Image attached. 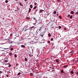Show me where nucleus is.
Returning <instances> with one entry per match:
<instances>
[{"label": "nucleus", "instance_id": "f257e3e1", "mask_svg": "<svg viewBox=\"0 0 78 78\" xmlns=\"http://www.w3.org/2000/svg\"><path fill=\"white\" fill-rule=\"evenodd\" d=\"M17 75H19V76L20 75V76H22L23 75V74L22 73H18Z\"/></svg>", "mask_w": 78, "mask_h": 78}, {"label": "nucleus", "instance_id": "f03ea898", "mask_svg": "<svg viewBox=\"0 0 78 78\" xmlns=\"http://www.w3.org/2000/svg\"><path fill=\"white\" fill-rule=\"evenodd\" d=\"M19 4L20 5V6H23V4H22L21 2H19Z\"/></svg>", "mask_w": 78, "mask_h": 78}, {"label": "nucleus", "instance_id": "7ed1b4c3", "mask_svg": "<svg viewBox=\"0 0 78 78\" xmlns=\"http://www.w3.org/2000/svg\"><path fill=\"white\" fill-rule=\"evenodd\" d=\"M61 73H65V72H64V70H63V69H62L61 70Z\"/></svg>", "mask_w": 78, "mask_h": 78}, {"label": "nucleus", "instance_id": "20e7f679", "mask_svg": "<svg viewBox=\"0 0 78 78\" xmlns=\"http://www.w3.org/2000/svg\"><path fill=\"white\" fill-rule=\"evenodd\" d=\"M43 11H44V10L42 9H41L40 10V13H41Z\"/></svg>", "mask_w": 78, "mask_h": 78}, {"label": "nucleus", "instance_id": "39448f33", "mask_svg": "<svg viewBox=\"0 0 78 78\" xmlns=\"http://www.w3.org/2000/svg\"><path fill=\"white\" fill-rule=\"evenodd\" d=\"M31 9L30 8H29L28 12H31Z\"/></svg>", "mask_w": 78, "mask_h": 78}, {"label": "nucleus", "instance_id": "423d86ee", "mask_svg": "<svg viewBox=\"0 0 78 78\" xmlns=\"http://www.w3.org/2000/svg\"><path fill=\"white\" fill-rule=\"evenodd\" d=\"M21 46L22 48H25V46L24 45H22Z\"/></svg>", "mask_w": 78, "mask_h": 78}, {"label": "nucleus", "instance_id": "0eeeda50", "mask_svg": "<svg viewBox=\"0 0 78 78\" xmlns=\"http://www.w3.org/2000/svg\"><path fill=\"white\" fill-rule=\"evenodd\" d=\"M71 14H74V12L73 11H72L71 12Z\"/></svg>", "mask_w": 78, "mask_h": 78}, {"label": "nucleus", "instance_id": "6e6552de", "mask_svg": "<svg viewBox=\"0 0 78 78\" xmlns=\"http://www.w3.org/2000/svg\"><path fill=\"white\" fill-rule=\"evenodd\" d=\"M67 67H68V66H67V65H66L63 66V67H64V68H66Z\"/></svg>", "mask_w": 78, "mask_h": 78}, {"label": "nucleus", "instance_id": "1a4fd4ad", "mask_svg": "<svg viewBox=\"0 0 78 78\" xmlns=\"http://www.w3.org/2000/svg\"><path fill=\"white\" fill-rule=\"evenodd\" d=\"M37 8V6H35L34 7L33 9H36Z\"/></svg>", "mask_w": 78, "mask_h": 78}, {"label": "nucleus", "instance_id": "9d476101", "mask_svg": "<svg viewBox=\"0 0 78 78\" xmlns=\"http://www.w3.org/2000/svg\"><path fill=\"white\" fill-rule=\"evenodd\" d=\"M30 8H33V5H30Z\"/></svg>", "mask_w": 78, "mask_h": 78}, {"label": "nucleus", "instance_id": "9b49d317", "mask_svg": "<svg viewBox=\"0 0 78 78\" xmlns=\"http://www.w3.org/2000/svg\"><path fill=\"white\" fill-rule=\"evenodd\" d=\"M12 53H9V55H10V56H12Z\"/></svg>", "mask_w": 78, "mask_h": 78}, {"label": "nucleus", "instance_id": "f8f14e48", "mask_svg": "<svg viewBox=\"0 0 78 78\" xmlns=\"http://www.w3.org/2000/svg\"><path fill=\"white\" fill-rule=\"evenodd\" d=\"M25 60L26 61H28V59H27V58H25Z\"/></svg>", "mask_w": 78, "mask_h": 78}, {"label": "nucleus", "instance_id": "ddd939ff", "mask_svg": "<svg viewBox=\"0 0 78 78\" xmlns=\"http://www.w3.org/2000/svg\"><path fill=\"white\" fill-rule=\"evenodd\" d=\"M48 36H49V37H50V36H51V34H50V33H49L48 34Z\"/></svg>", "mask_w": 78, "mask_h": 78}, {"label": "nucleus", "instance_id": "4468645a", "mask_svg": "<svg viewBox=\"0 0 78 78\" xmlns=\"http://www.w3.org/2000/svg\"><path fill=\"white\" fill-rule=\"evenodd\" d=\"M71 73H72V74H73V71H71L70 72Z\"/></svg>", "mask_w": 78, "mask_h": 78}, {"label": "nucleus", "instance_id": "2eb2a0df", "mask_svg": "<svg viewBox=\"0 0 78 78\" xmlns=\"http://www.w3.org/2000/svg\"><path fill=\"white\" fill-rule=\"evenodd\" d=\"M7 64H9V67H11V65H10V63H8Z\"/></svg>", "mask_w": 78, "mask_h": 78}, {"label": "nucleus", "instance_id": "dca6fc26", "mask_svg": "<svg viewBox=\"0 0 78 78\" xmlns=\"http://www.w3.org/2000/svg\"><path fill=\"white\" fill-rule=\"evenodd\" d=\"M30 76H33V73H30Z\"/></svg>", "mask_w": 78, "mask_h": 78}, {"label": "nucleus", "instance_id": "f3484780", "mask_svg": "<svg viewBox=\"0 0 78 78\" xmlns=\"http://www.w3.org/2000/svg\"><path fill=\"white\" fill-rule=\"evenodd\" d=\"M30 18L28 17H27L26 18V19H27V20H30Z\"/></svg>", "mask_w": 78, "mask_h": 78}, {"label": "nucleus", "instance_id": "a211bd4d", "mask_svg": "<svg viewBox=\"0 0 78 78\" xmlns=\"http://www.w3.org/2000/svg\"><path fill=\"white\" fill-rule=\"evenodd\" d=\"M56 11H55L54 12V14H56Z\"/></svg>", "mask_w": 78, "mask_h": 78}, {"label": "nucleus", "instance_id": "6ab92c4d", "mask_svg": "<svg viewBox=\"0 0 78 78\" xmlns=\"http://www.w3.org/2000/svg\"><path fill=\"white\" fill-rule=\"evenodd\" d=\"M38 59H36V60H35V62H38Z\"/></svg>", "mask_w": 78, "mask_h": 78}, {"label": "nucleus", "instance_id": "aec40b11", "mask_svg": "<svg viewBox=\"0 0 78 78\" xmlns=\"http://www.w3.org/2000/svg\"><path fill=\"white\" fill-rule=\"evenodd\" d=\"M61 26H59L58 27V28H59V29H61Z\"/></svg>", "mask_w": 78, "mask_h": 78}, {"label": "nucleus", "instance_id": "412c9836", "mask_svg": "<svg viewBox=\"0 0 78 78\" xmlns=\"http://www.w3.org/2000/svg\"><path fill=\"white\" fill-rule=\"evenodd\" d=\"M52 68V67H49V69H50L49 70H50Z\"/></svg>", "mask_w": 78, "mask_h": 78}, {"label": "nucleus", "instance_id": "4be33fe9", "mask_svg": "<svg viewBox=\"0 0 78 78\" xmlns=\"http://www.w3.org/2000/svg\"><path fill=\"white\" fill-rule=\"evenodd\" d=\"M5 2L6 3H8V0H6L5 1Z\"/></svg>", "mask_w": 78, "mask_h": 78}, {"label": "nucleus", "instance_id": "5701e85b", "mask_svg": "<svg viewBox=\"0 0 78 78\" xmlns=\"http://www.w3.org/2000/svg\"><path fill=\"white\" fill-rule=\"evenodd\" d=\"M34 4V6H36V5H37V3H36V2H35Z\"/></svg>", "mask_w": 78, "mask_h": 78}, {"label": "nucleus", "instance_id": "b1692460", "mask_svg": "<svg viewBox=\"0 0 78 78\" xmlns=\"http://www.w3.org/2000/svg\"><path fill=\"white\" fill-rule=\"evenodd\" d=\"M59 19H61V18H62L61 16H59Z\"/></svg>", "mask_w": 78, "mask_h": 78}, {"label": "nucleus", "instance_id": "393cba45", "mask_svg": "<svg viewBox=\"0 0 78 78\" xmlns=\"http://www.w3.org/2000/svg\"><path fill=\"white\" fill-rule=\"evenodd\" d=\"M14 56L15 58H16L17 57V55H16V54H15Z\"/></svg>", "mask_w": 78, "mask_h": 78}, {"label": "nucleus", "instance_id": "a878e982", "mask_svg": "<svg viewBox=\"0 0 78 78\" xmlns=\"http://www.w3.org/2000/svg\"><path fill=\"white\" fill-rule=\"evenodd\" d=\"M34 28V26H32L30 28Z\"/></svg>", "mask_w": 78, "mask_h": 78}, {"label": "nucleus", "instance_id": "bb28decb", "mask_svg": "<svg viewBox=\"0 0 78 78\" xmlns=\"http://www.w3.org/2000/svg\"><path fill=\"white\" fill-rule=\"evenodd\" d=\"M5 62H8V60H5Z\"/></svg>", "mask_w": 78, "mask_h": 78}, {"label": "nucleus", "instance_id": "cd10ccee", "mask_svg": "<svg viewBox=\"0 0 78 78\" xmlns=\"http://www.w3.org/2000/svg\"><path fill=\"white\" fill-rule=\"evenodd\" d=\"M72 17H73L72 16H71L70 17V19H72Z\"/></svg>", "mask_w": 78, "mask_h": 78}, {"label": "nucleus", "instance_id": "c85d7f7f", "mask_svg": "<svg viewBox=\"0 0 78 78\" xmlns=\"http://www.w3.org/2000/svg\"><path fill=\"white\" fill-rule=\"evenodd\" d=\"M43 35H44V34H43L41 35V37H43Z\"/></svg>", "mask_w": 78, "mask_h": 78}, {"label": "nucleus", "instance_id": "c756f323", "mask_svg": "<svg viewBox=\"0 0 78 78\" xmlns=\"http://www.w3.org/2000/svg\"><path fill=\"white\" fill-rule=\"evenodd\" d=\"M11 50H13V48H10Z\"/></svg>", "mask_w": 78, "mask_h": 78}, {"label": "nucleus", "instance_id": "7c9ffc66", "mask_svg": "<svg viewBox=\"0 0 78 78\" xmlns=\"http://www.w3.org/2000/svg\"><path fill=\"white\" fill-rule=\"evenodd\" d=\"M51 41H53V38H52L51 39Z\"/></svg>", "mask_w": 78, "mask_h": 78}, {"label": "nucleus", "instance_id": "2f4dec72", "mask_svg": "<svg viewBox=\"0 0 78 78\" xmlns=\"http://www.w3.org/2000/svg\"><path fill=\"white\" fill-rule=\"evenodd\" d=\"M4 49H9V48H4Z\"/></svg>", "mask_w": 78, "mask_h": 78}, {"label": "nucleus", "instance_id": "473e14b6", "mask_svg": "<svg viewBox=\"0 0 78 78\" xmlns=\"http://www.w3.org/2000/svg\"><path fill=\"white\" fill-rule=\"evenodd\" d=\"M10 36H12V34H10Z\"/></svg>", "mask_w": 78, "mask_h": 78}, {"label": "nucleus", "instance_id": "72a5a7b5", "mask_svg": "<svg viewBox=\"0 0 78 78\" xmlns=\"http://www.w3.org/2000/svg\"><path fill=\"white\" fill-rule=\"evenodd\" d=\"M58 2H60V0H57Z\"/></svg>", "mask_w": 78, "mask_h": 78}, {"label": "nucleus", "instance_id": "f704fd0d", "mask_svg": "<svg viewBox=\"0 0 78 78\" xmlns=\"http://www.w3.org/2000/svg\"><path fill=\"white\" fill-rule=\"evenodd\" d=\"M29 30V29H27L26 30H24V31H27V30Z\"/></svg>", "mask_w": 78, "mask_h": 78}, {"label": "nucleus", "instance_id": "c9c22d12", "mask_svg": "<svg viewBox=\"0 0 78 78\" xmlns=\"http://www.w3.org/2000/svg\"><path fill=\"white\" fill-rule=\"evenodd\" d=\"M37 10H38V9H36V10H35V11H36V12H37Z\"/></svg>", "mask_w": 78, "mask_h": 78}, {"label": "nucleus", "instance_id": "e433bc0d", "mask_svg": "<svg viewBox=\"0 0 78 78\" xmlns=\"http://www.w3.org/2000/svg\"><path fill=\"white\" fill-rule=\"evenodd\" d=\"M76 73V75H78V72H77Z\"/></svg>", "mask_w": 78, "mask_h": 78}, {"label": "nucleus", "instance_id": "4c0bfd02", "mask_svg": "<svg viewBox=\"0 0 78 78\" xmlns=\"http://www.w3.org/2000/svg\"><path fill=\"white\" fill-rule=\"evenodd\" d=\"M2 73V71H0V73Z\"/></svg>", "mask_w": 78, "mask_h": 78}, {"label": "nucleus", "instance_id": "58836bf2", "mask_svg": "<svg viewBox=\"0 0 78 78\" xmlns=\"http://www.w3.org/2000/svg\"><path fill=\"white\" fill-rule=\"evenodd\" d=\"M6 76L7 77H8V76H9L8 75H7Z\"/></svg>", "mask_w": 78, "mask_h": 78}, {"label": "nucleus", "instance_id": "ea45409f", "mask_svg": "<svg viewBox=\"0 0 78 78\" xmlns=\"http://www.w3.org/2000/svg\"><path fill=\"white\" fill-rule=\"evenodd\" d=\"M76 14L77 15H78V12H76Z\"/></svg>", "mask_w": 78, "mask_h": 78}, {"label": "nucleus", "instance_id": "a19ab883", "mask_svg": "<svg viewBox=\"0 0 78 78\" xmlns=\"http://www.w3.org/2000/svg\"><path fill=\"white\" fill-rule=\"evenodd\" d=\"M16 66H19V64H18V63H17L16 64Z\"/></svg>", "mask_w": 78, "mask_h": 78}, {"label": "nucleus", "instance_id": "79ce46f5", "mask_svg": "<svg viewBox=\"0 0 78 78\" xmlns=\"http://www.w3.org/2000/svg\"><path fill=\"white\" fill-rule=\"evenodd\" d=\"M48 43H50V41H48Z\"/></svg>", "mask_w": 78, "mask_h": 78}, {"label": "nucleus", "instance_id": "37998d69", "mask_svg": "<svg viewBox=\"0 0 78 78\" xmlns=\"http://www.w3.org/2000/svg\"><path fill=\"white\" fill-rule=\"evenodd\" d=\"M64 30H66V28H64Z\"/></svg>", "mask_w": 78, "mask_h": 78}, {"label": "nucleus", "instance_id": "c03bdc74", "mask_svg": "<svg viewBox=\"0 0 78 78\" xmlns=\"http://www.w3.org/2000/svg\"><path fill=\"white\" fill-rule=\"evenodd\" d=\"M55 68H54L53 67H52V68L51 69H54Z\"/></svg>", "mask_w": 78, "mask_h": 78}, {"label": "nucleus", "instance_id": "a18cd8bd", "mask_svg": "<svg viewBox=\"0 0 78 78\" xmlns=\"http://www.w3.org/2000/svg\"><path fill=\"white\" fill-rule=\"evenodd\" d=\"M53 71H54V72H55V71H54V70H52V71H51V72H53Z\"/></svg>", "mask_w": 78, "mask_h": 78}, {"label": "nucleus", "instance_id": "49530a36", "mask_svg": "<svg viewBox=\"0 0 78 78\" xmlns=\"http://www.w3.org/2000/svg\"><path fill=\"white\" fill-rule=\"evenodd\" d=\"M41 30V28H40V29H39V31H40Z\"/></svg>", "mask_w": 78, "mask_h": 78}, {"label": "nucleus", "instance_id": "de8ad7c7", "mask_svg": "<svg viewBox=\"0 0 78 78\" xmlns=\"http://www.w3.org/2000/svg\"><path fill=\"white\" fill-rule=\"evenodd\" d=\"M33 19H34V20H36V19L34 18Z\"/></svg>", "mask_w": 78, "mask_h": 78}, {"label": "nucleus", "instance_id": "09e8293b", "mask_svg": "<svg viewBox=\"0 0 78 78\" xmlns=\"http://www.w3.org/2000/svg\"><path fill=\"white\" fill-rule=\"evenodd\" d=\"M33 25H36V23H33Z\"/></svg>", "mask_w": 78, "mask_h": 78}, {"label": "nucleus", "instance_id": "8fccbe9b", "mask_svg": "<svg viewBox=\"0 0 78 78\" xmlns=\"http://www.w3.org/2000/svg\"><path fill=\"white\" fill-rule=\"evenodd\" d=\"M46 15H47V16H48V14H47Z\"/></svg>", "mask_w": 78, "mask_h": 78}, {"label": "nucleus", "instance_id": "3c124183", "mask_svg": "<svg viewBox=\"0 0 78 78\" xmlns=\"http://www.w3.org/2000/svg\"><path fill=\"white\" fill-rule=\"evenodd\" d=\"M70 53H72V51H71Z\"/></svg>", "mask_w": 78, "mask_h": 78}, {"label": "nucleus", "instance_id": "603ef678", "mask_svg": "<svg viewBox=\"0 0 78 78\" xmlns=\"http://www.w3.org/2000/svg\"><path fill=\"white\" fill-rule=\"evenodd\" d=\"M7 72H8L9 73H11L10 72H9V71H7Z\"/></svg>", "mask_w": 78, "mask_h": 78}, {"label": "nucleus", "instance_id": "864d4df0", "mask_svg": "<svg viewBox=\"0 0 78 78\" xmlns=\"http://www.w3.org/2000/svg\"><path fill=\"white\" fill-rule=\"evenodd\" d=\"M25 2H27V0H24Z\"/></svg>", "mask_w": 78, "mask_h": 78}, {"label": "nucleus", "instance_id": "5fc2aeb1", "mask_svg": "<svg viewBox=\"0 0 78 78\" xmlns=\"http://www.w3.org/2000/svg\"><path fill=\"white\" fill-rule=\"evenodd\" d=\"M76 62H78V60H76Z\"/></svg>", "mask_w": 78, "mask_h": 78}, {"label": "nucleus", "instance_id": "6e6d98bb", "mask_svg": "<svg viewBox=\"0 0 78 78\" xmlns=\"http://www.w3.org/2000/svg\"><path fill=\"white\" fill-rule=\"evenodd\" d=\"M58 15H59V14H57V16H58Z\"/></svg>", "mask_w": 78, "mask_h": 78}, {"label": "nucleus", "instance_id": "4d7b16f0", "mask_svg": "<svg viewBox=\"0 0 78 78\" xmlns=\"http://www.w3.org/2000/svg\"><path fill=\"white\" fill-rule=\"evenodd\" d=\"M68 16H69H69H70V15H68Z\"/></svg>", "mask_w": 78, "mask_h": 78}, {"label": "nucleus", "instance_id": "13d9d810", "mask_svg": "<svg viewBox=\"0 0 78 78\" xmlns=\"http://www.w3.org/2000/svg\"><path fill=\"white\" fill-rule=\"evenodd\" d=\"M17 10H18L19 8H17Z\"/></svg>", "mask_w": 78, "mask_h": 78}, {"label": "nucleus", "instance_id": "bf43d9fd", "mask_svg": "<svg viewBox=\"0 0 78 78\" xmlns=\"http://www.w3.org/2000/svg\"><path fill=\"white\" fill-rule=\"evenodd\" d=\"M27 3H28V2H27L26 3V4H27Z\"/></svg>", "mask_w": 78, "mask_h": 78}, {"label": "nucleus", "instance_id": "052dcab7", "mask_svg": "<svg viewBox=\"0 0 78 78\" xmlns=\"http://www.w3.org/2000/svg\"><path fill=\"white\" fill-rule=\"evenodd\" d=\"M17 65H16V67H17Z\"/></svg>", "mask_w": 78, "mask_h": 78}, {"label": "nucleus", "instance_id": "680f3d73", "mask_svg": "<svg viewBox=\"0 0 78 78\" xmlns=\"http://www.w3.org/2000/svg\"><path fill=\"white\" fill-rule=\"evenodd\" d=\"M57 62H59V61H58Z\"/></svg>", "mask_w": 78, "mask_h": 78}, {"label": "nucleus", "instance_id": "e2e57ef3", "mask_svg": "<svg viewBox=\"0 0 78 78\" xmlns=\"http://www.w3.org/2000/svg\"><path fill=\"white\" fill-rule=\"evenodd\" d=\"M15 11H17V10H15Z\"/></svg>", "mask_w": 78, "mask_h": 78}, {"label": "nucleus", "instance_id": "0e129e2a", "mask_svg": "<svg viewBox=\"0 0 78 78\" xmlns=\"http://www.w3.org/2000/svg\"><path fill=\"white\" fill-rule=\"evenodd\" d=\"M57 78V77H56V78Z\"/></svg>", "mask_w": 78, "mask_h": 78}]
</instances>
